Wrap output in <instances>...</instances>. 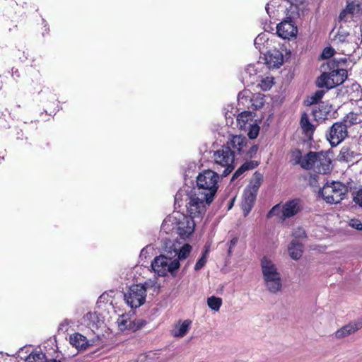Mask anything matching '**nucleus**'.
<instances>
[{
  "instance_id": "obj_1",
  "label": "nucleus",
  "mask_w": 362,
  "mask_h": 362,
  "mask_svg": "<svg viewBox=\"0 0 362 362\" xmlns=\"http://www.w3.org/2000/svg\"><path fill=\"white\" fill-rule=\"evenodd\" d=\"M219 180V175L215 171L203 170L197 176L196 185L189 192L178 190L175 196V204L180 206L185 202L187 212L192 216L204 215L217 192Z\"/></svg>"
},
{
  "instance_id": "obj_2",
  "label": "nucleus",
  "mask_w": 362,
  "mask_h": 362,
  "mask_svg": "<svg viewBox=\"0 0 362 362\" xmlns=\"http://www.w3.org/2000/svg\"><path fill=\"white\" fill-rule=\"evenodd\" d=\"M187 216L179 212H174L166 217L161 225V230L165 233H176L182 239L188 238L194 232V218H201L203 215Z\"/></svg>"
},
{
  "instance_id": "obj_3",
  "label": "nucleus",
  "mask_w": 362,
  "mask_h": 362,
  "mask_svg": "<svg viewBox=\"0 0 362 362\" xmlns=\"http://www.w3.org/2000/svg\"><path fill=\"white\" fill-rule=\"evenodd\" d=\"M346 59L341 57L339 59L330 60L327 66L330 69L329 72H323L316 80V86L320 88H325L326 90L332 89L341 83L347 78L346 69L339 68V64H345Z\"/></svg>"
},
{
  "instance_id": "obj_4",
  "label": "nucleus",
  "mask_w": 362,
  "mask_h": 362,
  "mask_svg": "<svg viewBox=\"0 0 362 362\" xmlns=\"http://www.w3.org/2000/svg\"><path fill=\"white\" fill-rule=\"evenodd\" d=\"M261 269L267 289L272 293L280 291L282 287L281 274L274 261L269 257H263Z\"/></svg>"
},
{
  "instance_id": "obj_5",
  "label": "nucleus",
  "mask_w": 362,
  "mask_h": 362,
  "mask_svg": "<svg viewBox=\"0 0 362 362\" xmlns=\"http://www.w3.org/2000/svg\"><path fill=\"white\" fill-rule=\"evenodd\" d=\"M303 209V201L299 198H295L286 201L283 204H278L274 206L268 212L267 217L269 218L276 216L279 221L284 222L299 214Z\"/></svg>"
},
{
  "instance_id": "obj_6",
  "label": "nucleus",
  "mask_w": 362,
  "mask_h": 362,
  "mask_svg": "<svg viewBox=\"0 0 362 362\" xmlns=\"http://www.w3.org/2000/svg\"><path fill=\"white\" fill-rule=\"evenodd\" d=\"M348 187L340 182L332 181L325 184L320 190L324 200L329 204H337L344 199L348 192Z\"/></svg>"
},
{
  "instance_id": "obj_7",
  "label": "nucleus",
  "mask_w": 362,
  "mask_h": 362,
  "mask_svg": "<svg viewBox=\"0 0 362 362\" xmlns=\"http://www.w3.org/2000/svg\"><path fill=\"white\" fill-rule=\"evenodd\" d=\"M214 163L218 170L223 168L222 175H228L234 169L235 151L229 146H223L214 153Z\"/></svg>"
},
{
  "instance_id": "obj_8",
  "label": "nucleus",
  "mask_w": 362,
  "mask_h": 362,
  "mask_svg": "<svg viewBox=\"0 0 362 362\" xmlns=\"http://www.w3.org/2000/svg\"><path fill=\"white\" fill-rule=\"evenodd\" d=\"M153 272L160 276H165L168 272L173 273L180 266L178 259H172L165 255L156 257L151 264Z\"/></svg>"
},
{
  "instance_id": "obj_9",
  "label": "nucleus",
  "mask_w": 362,
  "mask_h": 362,
  "mask_svg": "<svg viewBox=\"0 0 362 362\" xmlns=\"http://www.w3.org/2000/svg\"><path fill=\"white\" fill-rule=\"evenodd\" d=\"M146 296L141 284H134L124 293V300L131 308H137L145 303Z\"/></svg>"
},
{
  "instance_id": "obj_10",
  "label": "nucleus",
  "mask_w": 362,
  "mask_h": 362,
  "mask_svg": "<svg viewBox=\"0 0 362 362\" xmlns=\"http://www.w3.org/2000/svg\"><path fill=\"white\" fill-rule=\"evenodd\" d=\"M346 136V124H344V122H336L331 127L329 134L327 135V138L332 146H336L340 144Z\"/></svg>"
},
{
  "instance_id": "obj_11",
  "label": "nucleus",
  "mask_w": 362,
  "mask_h": 362,
  "mask_svg": "<svg viewBox=\"0 0 362 362\" xmlns=\"http://www.w3.org/2000/svg\"><path fill=\"white\" fill-rule=\"evenodd\" d=\"M333 41L337 44H341V46H343L346 42H349L351 47L349 49V51L350 52L353 49H357L358 47L361 39L358 36L350 34L340 28L334 35Z\"/></svg>"
},
{
  "instance_id": "obj_12",
  "label": "nucleus",
  "mask_w": 362,
  "mask_h": 362,
  "mask_svg": "<svg viewBox=\"0 0 362 362\" xmlns=\"http://www.w3.org/2000/svg\"><path fill=\"white\" fill-rule=\"evenodd\" d=\"M118 327L120 331L129 330L136 332L146 325V321L142 319L131 320L127 316L122 315L117 320Z\"/></svg>"
},
{
  "instance_id": "obj_13",
  "label": "nucleus",
  "mask_w": 362,
  "mask_h": 362,
  "mask_svg": "<svg viewBox=\"0 0 362 362\" xmlns=\"http://www.w3.org/2000/svg\"><path fill=\"white\" fill-rule=\"evenodd\" d=\"M332 169V159L327 153L317 152L314 171L320 174H327Z\"/></svg>"
},
{
  "instance_id": "obj_14",
  "label": "nucleus",
  "mask_w": 362,
  "mask_h": 362,
  "mask_svg": "<svg viewBox=\"0 0 362 362\" xmlns=\"http://www.w3.org/2000/svg\"><path fill=\"white\" fill-rule=\"evenodd\" d=\"M361 14V5L358 2L353 1L347 4L346 8L340 13L339 18L341 21L347 22L359 17Z\"/></svg>"
},
{
  "instance_id": "obj_15",
  "label": "nucleus",
  "mask_w": 362,
  "mask_h": 362,
  "mask_svg": "<svg viewBox=\"0 0 362 362\" xmlns=\"http://www.w3.org/2000/svg\"><path fill=\"white\" fill-rule=\"evenodd\" d=\"M100 320L95 312H89L81 320V325L88 328L87 334L94 333L98 329Z\"/></svg>"
},
{
  "instance_id": "obj_16",
  "label": "nucleus",
  "mask_w": 362,
  "mask_h": 362,
  "mask_svg": "<svg viewBox=\"0 0 362 362\" xmlns=\"http://www.w3.org/2000/svg\"><path fill=\"white\" fill-rule=\"evenodd\" d=\"M297 31V27L294 25L291 21H284L276 26V33L283 39L295 37Z\"/></svg>"
},
{
  "instance_id": "obj_17",
  "label": "nucleus",
  "mask_w": 362,
  "mask_h": 362,
  "mask_svg": "<svg viewBox=\"0 0 362 362\" xmlns=\"http://www.w3.org/2000/svg\"><path fill=\"white\" fill-rule=\"evenodd\" d=\"M247 145V139L241 135L233 136L232 138L227 142L226 146H229L230 148L235 151L241 157L245 151H246Z\"/></svg>"
},
{
  "instance_id": "obj_18",
  "label": "nucleus",
  "mask_w": 362,
  "mask_h": 362,
  "mask_svg": "<svg viewBox=\"0 0 362 362\" xmlns=\"http://www.w3.org/2000/svg\"><path fill=\"white\" fill-rule=\"evenodd\" d=\"M264 54L265 64L269 69L279 68L284 62L282 53L276 49L268 51Z\"/></svg>"
},
{
  "instance_id": "obj_19",
  "label": "nucleus",
  "mask_w": 362,
  "mask_h": 362,
  "mask_svg": "<svg viewBox=\"0 0 362 362\" xmlns=\"http://www.w3.org/2000/svg\"><path fill=\"white\" fill-rule=\"evenodd\" d=\"M88 334L84 336L79 332H75L69 336V343L79 351L86 350L93 344L92 341L88 339Z\"/></svg>"
},
{
  "instance_id": "obj_20",
  "label": "nucleus",
  "mask_w": 362,
  "mask_h": 362,
  "mask_svg": "<svg viewBox=\"0 0 362 362\" xmlns=\"http://www.w3.org/2000/svg\"><path fill=\"white\" fill-rule=\"evenodd\" d=\"M362 328V320L358 321L351 322L344 325L341 328L337 330L334 336L337 339H342L355 333L357 330Z\"/></svg>"
},
{
  "instance_id": "obj_21",
  "label": "nucleus",
  "mask_w": 362,
  "mask_h": 362,
  "mask_svg": "<svg viewBox=\"0 0 362 362\" xmlns=\"http://www.w3.org/2000/svg\"><path fill=\"white\" fill-rule=\"evenodd\" d=\"M257 193V192H252V190L248 188L245 189L243 201L242 202V209L245 216H247L252 210L256 199Z\"/></svg>"
},
{
  "instance_id": "obj_22",
  "label": "nucleus",
  "mask_w": 362,
  "mask_h": 362,
  "mask_svg": "<svg viewBox=\"0 0 362 362\" xmlns=\"http://www.w3.org/2000/svg\"><path fill=\"white\" fill-rule=\"evenodd\" d=\"M330 112L331 106L322 103L313 107L310 112V116H312L314 120L317 122L325 119Z\"/></svg>"
},
{
  "instance_id": "obj_23",
  "label": "nucleus",
  "mask_w": 362,
  "mask_h": 362,
  "mask_svg": "<svg viewBox=\"0 0 362 362\" xmlns=\"http://www.w3.org/2000/svg\"><path fill=\"white\" fill-rule=\"evenodd\" d=\"M310 115L303 112L300 118V127L303 133L309 138L311 139L315 130V125L313 124L310 120Z\"/></svg>"
},
{
  "instance_id": "obj_24",
  "label": "nucleus",
  "mask_w": 362,
  "mask_h": 362,
  "mask_svg": "<svg viewBox=\"0 0 362 362\" xmlns=\"http://www.w3.org/2000/svg\"><path fill=\"white\" fill-rule=\"evenodd\" d=\"M192 325V321L185 320L179 321L172 330V335L175 337L182 338L189 332Z\"/></svg>"
},
{
  "instance_id": "obj_25",
  "label": "nucleus",
  "mask_w": 362,
  "mask_h": 362,
  "mask_svg": "<svg viewBox=\"0 0 362 362\" xmlns=\"http://www.w3.org/2000/svg\"><path fill=\"white\" fill-rule=\"evenodd\" d=\"M290 256L293 259H298L302 256L303 245L299 243L298 240L294 239L291 241L288 247Z\"/></svg>"
},
{
  "instance_id": "obj_26",
  "label": "nucleus",
  "mask_w": 362,
  "mask_h": 362,
  "mask_svg": "<svg viewBox=\"0 0 362 362\" xmlns=\"http://www.w3.org/2000/svg\"><path fill=\"white\" fill-rule=\"evenodd\" d=\"M253 93L247 89H244L240 91L238 95V100L239 105L250 108L251 103L252 101Z\"/></svg>"
},
{
  "instance_id": "obj_27",
  "label": "nucleus",
  "mask_w": 362,
  "mask_h": 362,
  "mask_svg": "<svg viewBox=\"0 0 362 362\" xmlns=\"http://www.w3.org/2000/svg\"><path fill=\"white\" fill-rule=\"evenodd\" d=\"M268 34L262 33L257 35L254 40L255 47L259 51L260 53H264V49L269 45Z\"/></svg>"
},
{
  "instance_id": "obj_28",
  "label": "nucleus",
  "mask_w": 362,
  "mask_h": 362,
  "mask_svg": "<svg viewBox=\"0 0 362 362\" xmlns=\"http://www.w3.org/2000/svg\"><path fill=\"white\" fill-rule=\"evenodd\" d=\"M25 362H57L56 359L48 360L40 351L31 352L25 358Z\"/></svg>"
},
{
  "instance_id": "obj_29",
  "label": "nucleus",
  "mask_w": 362,
  "mask_h": 362,
  "mask_svg": "<svg viewBox=\"0 0 362 362\" xmlns=\"http://www.w3.org/2000/svg\"><path fill=\"white\" fill-rule=\"evenodd\" d=\"M317 152L310 151L303 156L301 168L310 170L315 169Z\"/></svg>"
},
{
  "instance_id": "obj_30",
  "label": "nucleus",
  "mask_w": 362,
  "mask_h": 362,
  "mask_svg": "<svg viewBox=\"0 0 362 362\" xmlns=\"http://www.w3.org/2000/svg\"><path fill=\"white\" fill-rule=\"evenodd\" d=\"M259 163L255 160H250L244 163L233 174V180L241 176L245 171L255 168Z\"/></svg>"
},
{
  "instance_id": "obj_31",
  "label": "nucleus",
  "mask_w": 362,
  "mask_h": 362,
  "mask_svg": "<svg viewBox=\"0 0 362 362\" xmlns=\"http://www.w3.org/2000/svg\"><path fill=\"white\" fill-rule=\"evenodd\" d=\"M262 180L263 175L259 172H255L247 188L251 189L252 192H257L260 185H262Z\"/></svg>"
},
{
  "instance_id": "obj_32",
  "label": "nucleus",
  "mask_w": 362,
  "mask_h": 362,
  "mask_svg": "<svg viewBox=\"0 0 362 362\" xmlns=\"http://www.w3.org/2000/svg\"><path fill=\"white\" fill-rule=\"evenodd\" d=\"M362 122V115L356 112H349L344 118V124L352 126Z\"/></svg>"
},
{
  "instance_id": "obj_33",
  "label": "nucleus",
  "mask_w": 362,
  "mask_h": 362,
  "mask_svg": "<svg viewBox=\"0 0 362 362\" xmlns=\"http://www.w3.org/2000/svg\"><path fill=\"white\" fill-rule=\"evenodd\" d=\"M356 155L349 147H343L339 153V159L346 162H351Z\"/></svg>"
},
{
  "instance_id": "obj_34",
  "label": "nucleus",
  "mask_w": 362,
  "mask_h": 362,
  "mask_svg": "<svg viewBox=\"0 0 362 362\" xmlns=\"http://www.w3.org/2000/svg\"><path fill=\"white\" fill-rule=\"evenodd\" d=\"M222 299L219 297L211 296L207 298L208 306L214 311H218L222 305Z\"/></svg>"
},
{
  "instance_id": "obj_35",
  "label": "nucleus",
  "mask_w": 362,
  "mask_h": 362,
  "mask_svg": "<svg viewBox=\"0 0 362 362\" xmlns=\"http://www.w3.org/2000/svg\"><path fill=\"white\" fill-rule=\"evenodd\" d=\"M326 90H318L314 93L308 97L306 103L308 105H311L317 103L324 96Z\"/></svg>"
},
{
  "instance_id": "obj_36",
  "label": "nucleus",
  "mask_w": 362,
  "mask_h": 362,
  "mask_svg": "<svg viewBox=\"0 0 362 362\" xmlns=\"http://www.w3.org/2000/svg\"><path fill=\"white\" fill-rule=\"evenodd\" d=\"M252 115L250 112H242L237 116V122L240 128L245 127L247 122L251 119Z\"/></svg>"
},
{
  "instance_id": "obj_37",
  "label": "nucleus",
  "mask_w": 362,
  "mask_h": 362,
  "mask_svg": "<svg viewBox=\"0 0 362 362\" xmlns=\"http://www.w3.org/2000/svg\"><path fill=\"white\" fill-rule=\"evenodd\" d=\"M141 286H143L146 290V293L149 289L153 290L154 292H157L160 288V286L156 278L146 280L144 284H141Z\"/></svg>"
},
{
  "instance_id": "obj_38",
  "label": "nucleus",
  "mask_w": 362,
  "mask_h": 362,
  "mask_svg": "<svg viewBox=\"0 0 362 362\" xmlns=\"http://www.w3.org/2000/svg\"><path fill=\"white\" fill-rule=\"evenodd\" d=\"M264 100L262 94H253L250 107L253 110H258L264 105Z\"/></svg>"
},
{
  "instance_id": "obj_39",
  "label": "nucleus",
  "mask_w": 362,
  "mask_h": 362,
  "mask_svg": "<svg viewBox=\"0 0 362 362\" xmlns=\"http://www.w3.org/2000/svg\"><path fill=\"white\" fill-rule=\"evenodd\" d=\"M281 0H271L265 6L269 16L274 15L275 11L280 6Z\"/></svg>"
},
{
  "instance_id": "obj_40",
  "label": "nucleus",
  "mask_w": 362,
  "mask_h": 362,
  "mask_svg": "<svg viewBox=\"0 0 362 362\" xmlns=\"http://www.w3.org/2000/svg\"><path fill=\"white\" fill-rule=\"evenodd\" d=\"M257 151H258L257 145H252L250 147L247 145L246 151H245L243 153L242 158L245 160L252 158L256 155Z\"/></svg>"
},
{
  "instance_id": "obj_41",
  "label": "nucleus",
  "mask_w": 362,
  "mask_h": 362,
  "mask_svg": "<svg viewBox=\"0 0 362 362\" xmlns=\"http://www.w3.org/2000/svg\"><path fill=\"white\" fill-rule=\"evenodd\" d=\"M273 85V78L266 77L260 81L258 86L264 91L269 90Z\"/></svg>"
},
{
  "instance_id": "obj_42",
  "label": "nucleus",
  "mask_w": 362,
  "mask_h": 362,
  "mask_svg": "<svg viewBox=\"0 0 362 362\" xmlns=\"http://www.w3.org/2000/svg\"><path fill=\"white\" fill-rule=\"evenodd\" d=\"M257 74V68L254 64H249L243 72V78H246L247 76L250 78L255 77Z\"/></svg>"
},
{
  "instance_id": "obj_43",
  "label": "nucleus",
  "mask_w": 362,
  "mask_h": 362,
  "mask_svg": "<svg viewBox=\"0 0 362 362\" xmlns=\"http://www.w3.org/2000/svg\"><path fill=\"white\" fill-rule=\"evenodd\" d=\"M191 250H192V247L189 244H185L184 245L180 250L179 251V253H178V260L179 259H186L190 252H191Z\"/></svg>"
},
{
  "instance_id": "obj_44",
  "label": "nucleus",
  "mask_w": 362,
  "mask_h": 362,
  "mask_svg": "<svg viewBox=\"0 0 362 362\" xmlns=\"http://www.w3.org/2000/svg\"><path fill=\"white\" fill-rule=\"evenodd\" d=\"M74 324L71 320L65 319L59 325L58 331L62 333L66 332L69 327Z\"/></svg>"
},
{
  "instance_id": "obj_45",
  "label": "nucleus",
  "mask_w": 362,
  "mask_h": 362,
  "mask_svg": "<svg viewBox=\"0 0 362 362\" xmlns=\"http://www.w3.org/2000/svg\"><path fill=\"white\" fill-rule=\"evenodd\" d=\"M259 132V127L257 124L250 125L249 132H248V136L251 139H255L258 136Z\"/></svg>"
},
{
  "instance_id": "obj_46",
  "label": "nucleus",
  "mask_w": 362,
  "mask_h": 362,
  "mask_svg": "<svg viewBox=\"0 0 362 362\" xmlns=\"http://www.w3.org/2000/svg\"><path fill=\"white\" fill-rule=\"evenodd\" d=\"M206 253L207 250H206L202 256L197 260L194 266V269L196 271L201 269L205 265L206 262Z\"/></svg>"
},
{
  "instance_id": "obj_47",
  "label": "nucleus",
  "mask_w": 362,
  "mask_h": 362,
  "mask_svg": "<svg viewBox=\"0 0 362 362\" xmlns=\"http://www.w3.org/2000/svg\"><path fill=\"white\" fill-rule=\"evenodd\" d=\"M292 158L295 164H299L300 165H301L303 156H302L300 151H293L292 152Z\"/></svg>"
},
{
  "instance_id": "obj_48",
  "label": "nucleus",
  "mask_w": 362,
  "mask_h": 362,
  "mask_svg": "<svg viewBox=\"0 0 362 362\" xmlns=\"http://www.w3.org/2000/svg\"><path fill=\"white\" fill-rule=\"evenodd\" d=\"M350 45L349 42H346L343 46H341V50L344 54L349 56L356 51V49H353L350 52L349 51V49L351 47Z\"/></svg>"
},
{
  "instance_id": "obj_49",
  "label": "nucleus",
  "mask_w": 362,
  "mask_h": 362,
  "mask_svg": "<svg viewBox=\"0 0 362 362\" xmlns=\"http://www.w3.org/2000/svg\"><path fill=\"white\" fill-rule=\"evenodd\" d=\"M334 49L332 47H326L324 49L322 53V57L324 59H328L332 57L334 54Z\"/></svg>"
},
{
  "instance_id": "obj_50",
  "label": "nucleus",
  "mask_w": 362,
  "mask_h": 362,
  "mask_svg": "<svg viewBox=\"0 0 362 362\" xmlns=\"http://www.w3.org/2000/svg\"><path fill=\"white\" fill-rule=\"evenodd\" d=\"M354 201L356 204L362 207V189L358 190L354 197Z\"/></svg>"
},
{
  "instance_id": "obj_51",
  "label": "nucleus",
  "mask_w": 362,
  "mask_h": 362,
  "mask_svg": "<svg viewBox=\"0 0 362 362\" xmlns=\"http://www.w3.org/2000/svg\"><path fill=\"white\" fill-rule=\"evenodd\" d=\"M350 226L356 230H362V223L358 220H354V219L351 220Z\"/></svg>"
},
{
  "instance_id": "obj_52",
  "label": "nucleus",
  "mask_w": 362,
  "mask_h": 362,
  "mask_svg": "<svg viewBox=\"0 0 362 362\" xmlns=\"http://www.w3.org/2000/svg\"><path fill=\"white\" fill-rule=\"evenodd\" d=\"M148 360L151 361L149 362H163V359H161L159 356H156V354H153V357L151 356H147Z\"/></svg>"
},
{
  "instance_id": "obj_53",
  "label": "nucleus",
  "mask_w": 362,
  "mask_h": 362,
  "mask_svg": "<svg viewBox=\"0 0 362 362\" xmlns=\"http://www.w3.org/2000/svg\"><path fill=\"white\" fill-rule=\"evenodd\" d=\"M293 235H297L298 237H304L305 231L303 230V228H298Z\"/></svg>"
},
{
  "instance_id": "obj_54",
  "label": "nucleus",
  "mask_w": 362,
  "mask_h": 362,
  "mask_svg": "<svg viewBox=\"0 0 362 362\" xmlns=\"http://www.w3.org/2000/svg\"><path fill=\"white\" fill-rule=\"evenodd\" d=\"M146 253V248H143L141 251L140 256L142 257Z\"/></svg>"
},
{
  "instance_id": "obj_55",
  "label": "nucleus",
  "mask_w": 362,
  "mask_h": 362,
  "mask_svg": "<svg viewBox=\"0 0 362 362\" xmlns=\"http://www.w3.org/2000/svg\"><path fill=\"white\" fill-rule=\"evenodd\" d=\"M237 243V239L236 238H233L230 240V245H235V243Z\"/></svg>"
},
{
  "instance_id": "obj_56",
  "label": "nucleus",
  "mask_w": 362,
  "mask_h": 362,
  "mask_svg": "<svg viewBox=\"0 0 362 362\" xmlns=\"http://www.w3.org/2000/svg\"><path fill=\"white\" fill-rule=\"evenodd\" d=\"M192 167H193V168H196V165H195L194 164H193Z\"/></svg>"
},
{
  "instance_id": "obj_57",
  "label": "nucleus",
  "mask_w": 362,
  "mask_h": 362,
  "mask_svg": "<svg viewBox=\"0 0 362 362\" xmlns=\"http://www.w3.org/2000/svg\"><path fill=\"white\" fill-rule=\"evenodd\" d=\"M189 174H187V172H185V176H188Z\"/></svg>"
}]
</instances>
